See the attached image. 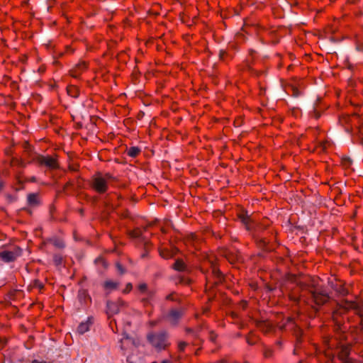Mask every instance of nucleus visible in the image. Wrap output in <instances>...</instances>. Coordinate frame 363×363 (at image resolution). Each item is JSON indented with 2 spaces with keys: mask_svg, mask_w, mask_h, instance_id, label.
I'll use <instances>...</instances> for the list:
<instances>
[{
  "mask_svg": "<svg viewBox=\"0 0 363 363\" xmlns=\"http://www.w3.org/2000/svg\"><path fill=\"white\" fill-rule=\"evenodd\" d=\"M111 176L108 174L101 175L98 174L92 179V186L99 193H104L109 184Z\"/></svg>",
  "mask_w": 363,
  "mask_h": 363,
  "instance_id": "obj_2",
  "label": "nucleus"
},
{
  "mask_svg": "<svg viewBox=\"0 0 363 363\" xmlns=\"http://www.w3.org/2000/svg\"><path fill=\"white\" fill-rule=\"evenodd\" d=\"M54 245L57 247H60V248H62L65 245L62 242V241H60V240H55L54 241Z\"/></svg>",
  "mask_w": 363,
  "mask_h": 363,
  "instance_id": "obj_19",
  "label": "nucleus"
},
{
  "mask_svg": "<svg viewBox=\"0 0 363 363\" xmlns=\"http://www.w3.org/2000/svg\"><path fill=\"white\" fill-rule=\"evenodd\" d=\"M2 187H3V184L1 182H0V191L1 190Z\"/></svg>",
  "mask_w": 363,
  "mask_h": 363,
  "instance_id": "obj_31",
  "label": "nucleus"
},
{
  "mask_svg": "<svg viewBox=\"0 0 363 363\" xmlns=\"http://www.w3.org/2000/svg\"><path fill=\"white\" fill-rule=\"evenodd\" d=\"M335 351L342 363H354L352 358L349 357L350 349L346 344L342 342L337 343Z\"/></svg>",
  "mask_w": 363,
  "mask_h": 363,
  "instance_id": "obj_3",
  "label": "nucleus"
},
{
  "mask_svg": "<svg viewBox=\"0 0 363 363\" xmlns=\"http://www.w3.org/2000/svg\"><path fill=\"white\" fill-rule=\"evenodd\" d=\"M174 268L177 271L184 272L186 271V266L182 260L177 259L174 264Z\"/></svg>",
  "mask_w": 363,
  "mask_h": 363,
  "instance_id": "obj_14",
  "label": "nucleus"
},
{
  "mask_svg": "<svg viewBox=\"0 0 363 363\" xmlns=\"http://www.w3.org/2000/svg\"><path fill=\"white\" fill-rule=\"evenodd\" d=\"M41 164H44L50 169H55L57 167V163L56 160L50 157H42L40 159Z\"/></svg>",
  "mask_w": 363,
  "mask_h": 363,
  "instance_id": "obj_9",
  "label": "nucleus"
},
{
  "mask_svg": "<svg viewBox=\"0 0 363 363\" xmlns=\"http://www.w3.org/2000/svg\"><path fill=\"white\" fill-rule=\"evenodd\" d=\"M92 318H88L85 322H82L79 324L77 328V333L79 335H83L86 332L89 330L90 326L92 325Z\"/></svg>",
  "mask_w": 363,
  "mask_h": 363,
  "instance_id": "obj_8",
  "label": "nucleus"
},
{
  "mask_svg": "<svg viewBox=\"0 0 363 363\" xmlns=\"http://www.w3.org/2000/svg\"><path fill=\"white\" fill-rule=\"evenodd\" d=\"M118 282L113 281V280H106L104 283V289L107 294L112 292L116 290L118 286Z\"/></svg>",
  "mask_w": 363,
  "mask_h": 363,
  "instance_id": "obj_11",
  "label": "nucleus"
},
{
  "mask_svg": "<svg viewBox=\"0 0 363 363\" xmlns=\"http://www.w3.org/2000/svg\"><path fill=\"white\" fill-rule=\"evenodd\" d=\"M123 305V302L122 301H118L117 302H107V314L110 316L114 314L118 313L120 311V307Z\"/></svg>",
  "mask_w": 363,
  "mask_h": 363,
  "instance_id": "obj_7",
  "label": "nucleus"
},
{
  "mask_svg": "<svg viewBox=\"0 0 363 363\" xmlns=\"http://www.w3.org/2000/svg\"><path fill=\"white\" fill-rule=\"evenodd\" d=\"M183 312L182 310L172 309L166 315V319L172 325H176L179 320L182 316Z\"/></svg>",
  "mask_w": 363,
  "mask_h": 363,
  "instance_id": "obj_6",
  "label": "nucleus"
},
{
  "mask_svg": "<svg viewBox=\"0 0 363 363\" xmlns=\"http://www.w3.org/2000/svg\"><path fill=\"white\" fill-rule=\"evenodd\" d=\"M28 202L30 206H35L38 203V195L35 194H30L28 196Z\"/></svg>",
  "mask_w": 363,
  "mask_h": 363,
  "instance_id": "obj_15",
  "label": "nucleus"
},
{
  "mask_svg": "<svg viewBox=\"0 0 363 363\" xmlns=\"http://www.w3.org/2000/svg\"><path fill=\"white\" fill-rule=\"evenodd\" d=\"M21 255V250L18 247H16L13 250L0 249V259L5 262H13Z\"/></svg>",
  "mask_w": 363,
  "mask_h": 363,
  "instance_id": "obj_5",
  "label": "nucleus"
},
{
  "mask_svg": "<svg viewBox=\"0 0 363 363\" xmlns=\"http://www.w3.org/2000/svg\"><path fill=\"white\" fill-rule=\"evenodd\" d=\"M53 261L57 266H59L62 262V257L60 255H55L53 257Z\"/></svg>",
  "mask_w": 363,
  "mask_h": 363,
  "instance_id": "obj_18",
  "label": "nucleus"
},
{
  "mask_svg": "<svg viewBox=\"0 0 363 363\" xmlns=\"http://www.w3.org/2000/svg\"><path fill=\"white\" fill-rule=\"evenodd\" d=\"M116 267L120 274H124L125 270H124L123 267L120 264L118 263L116 264Z\"/></svg>",
  "mask_w": 363,
  "mask_h": 363,
  "instance_id": "obj_21",
  "label": "nucleus"
},
{
  "mask_svg": "<svg viewBox=\"0 0 363 363\" xmlns=\"http://www.w3.org/2000/svg\"><path fill=\"white\" fill-rule=\"evenodd\" d=\"M186 343L184 342H179V350H181V351L184 350L185 347H186Z\"/></svg>",
  "mask_w": 363,
  "mask_h": 363,
  "instance_id": "obj_22",
  "label": "nucleus"
},
{
  "mask_svg": "<svg viewBox=\"0 0 363 363\" xmlns=\"http://www.w3.org/2000/svg\"><path fill=\"white\" fill-rule=\"evenodd\" d=\"M86 68L84 62H80L76 65L74 68L71 70V74L73 77H78L79 75Z\"/></svg>",
  "mask_w": 363,
  "mask_h": 363,
  "instance_id": "obj_13",
  "label": "nucleus"
},
{
  "mask_svg": "<svg viewBox=\"0 0 363 363\" xmlns=\"http://www.w3.org/2000/svg\"><path fill=\"white\" fill-rule=\"evenodd\" d=\"M147 337L152 346L159 351L164 350L168 345L167 334L164 331L150 333Z\"/></svg>",
  "mask_w": 363,
  "mask_h": 363,
  "instance_id": "obj_1",
  "label": "nucleus"
},
{
  "mask_svg": "<svg viewBox=\"0 0 363 363\" xmlns=\"http://www.w3.org/2000/svg\"><path fill=\"white\" fill-rule=\"evenodd\" d=\"M134 344V341L128 336L126 333L123 334V337L120 340V347L121 350L125 351L130 345Z\"/></svg>",
  "mask_w": 363,
  "mask_h": 363,
  "instance_id": "obj_10",
  "label": "nucleus"
},
{
  "mask_svg": "<svg viewBox=\"0 0 363 363\" xmlns=\"http://www.w3.org/2000/svg\"><path fill=\"white\" fill-rule=\"evenodd\" d=\"M130 289H131V285L129 284L127 286V289L129 291V290H130Z\"/></svg>",
  "mask_w": 363,
  "mask_h": 363,
  "instance_id": "obj_29",
  "label": "nucleus"
},
{
  "mask_svg": "<svg viewBox=\"0 0 363 363\" xmlns=\"http://www.w3.org/2000/svg\"><path fill=\"white\" fill-rule=\"evenodd\" d=\"M140 152V148L137 147H131L128 150V155L132 157H135Z\"/></svg>",
  "mask_w": 363,
  "mask_h": 363,
  "instance_id": "obj_16",
  "label": "nucleus"
},
{
  "mask_svg": "<svg viewBox=\"0 0 363 363\" xmlns=\"http://www.w3.org/2000/svg\"><path fill=\"white\" fill-rule=\"evenodd\" d=\"M162 257H164V258H166V259H168V257H169L168 256H165V255H162Z\"/></svg>",
  "mask_w": 363,
  "mask_h": 363,
  "instance_id": "obj_32",
  "label": "nucleus"
},
{
  "mask_svg": "<svg viewBox=\"0 0 363 363\" xmlns=\"http://www.w3.org/2000/svg\"><path fill=\"white\" fill-rule=\"evenodd\" d=\"M213 272L214 273H216L218 276L219 275V272H218V270H216L215 268H213Z\"/></svg>",
  "mask_w": 363,
  "mask_h": 363,
  "instance_id": "obj_25",
  "label": "nucleus"
},
{
  "mask_svg": "<svg viewBox=\"0 0 363 363\" xmlns=\"http://www.w3.org/2000/svg\"><path fill=\"white\" fill-rule=\"evenodd\" d=\"M162 363H171V362L169 360H164L162 362Z\"/></svg>",
  "mask_w": 363,
  "mask_h": 363,
  "instance_id": "obj_30",
  "label": "nucleus"
},
{
  "mask_svg": "<svg viewBox=\"0 0 363 363\" xmlns=\"http://www.w3.org/2000/svg\"><path fill=\"white\" fill-rule=\"evenodd\" d=\"M138 288L140 292L144 295L143 301L145 302H148L149 299L152 296L153 292L147 290V285L145 284H140Z\"/></svg>",
  "mask_w": 363,
  "mask_h": 363,
  "instance_id": "obj_12",
  "label": "nucleus"
},
{
  "mask_svg": "<svg viewBox=\"0 0 363 363\" xmlns=\"http://www.w3.org/2000/svg\"><path fill=\"white\" fill-rule=\"evenodd\" d=\"M355 307H356V303H347V306H345V308L347 309L353 308Z\"/></svg>",
  "mask_w": 363,
  "mask_h": 363,
  "instance_id": "obj_23",
  "label": "nucleus"
},
{
  "mask_svg": "<svg viewBox=\"0 0 363 363\" xmlns=\"http://www.w3.org/2000/svg\"><path fill=\"white\" fill-rule=\"evenodd\" d=\"M32 363H45V362H38L37 360H34V361H33Z\"/></svg>",
  "mask_w": 363,
  "mask_h": 363,
  "instance_id": "obj_28",
  "label": "nucleus"
},
{
  "mask_svg": "<svg viewBox=\"0 0 363 363\" xmlns=\"http://www.w3.org/2000/svg\"><path fill=\"white\" fill-rule=\"evenodd\" d=\"M313 116L318 118L320 117V114L319 113L318 111H317L315 108L313 109V113H312Z\"/></svg>",
  "mask_w": 363,
  "mask_h": 363,
  "instance_id": "obj_24",
  "label": "nucleus"
},
{
  "mask_svg": "<svg viewBox=\"0 0 363 363\" xmlns=\"http://www.w3.org/2000/svg\"><path fill=\"white\" fill-rule=\"evenodd\" d=\"M333 346H335V342H330V343H329V347H333Z\"/></svg>",
  "mask_w": 363,
  "mask_h": 363,
  "instance_id": "obj_27",
  "label": "nucleus"
},
{
  "mask_svg": "<svg viewBox=\"0 0 363 363\" xmlns=\"http://www.w3.org/2000/svg\"><path fill=\"white\" fill-rule=\"evenodd\" d=\"M310 294L313 301L318 305L324 303L328 299V293L318 286H314V289L310 291Z\"/></svg>",
  "mask_w": 363,
  "mask_h": 363,
  "instance_id": "obj_4",
  "label": "nucleus"
},
{
  "mask_svg": "<svg viewBox=\"0 0 363 363\" xmlns=\"http://www.w3.org/2000/svg\"><path fill=\"white\" fill-rule=\"evenodd\" d=\"M224 54H225V52H224V51H221V52H220V57L221 58H223V57Z\"/></svg>",
  "mask_w": 363,
  "mask_h": 363,
  "instance_id": "obj_26",
  "label": "nucleus"
},
{
  "mask_svg": "<svg viewBox=\"0 0 363 363\" xmlns=\"http://www.w3.org/2000/svg\"><path fill=\"white\" fill-rule=\"evenodd\" d=\"M240 220L246 225L247 228L249 230L250 228L249 225V222L250 218L247 213H243L240 216Z\"/></svg>",
  "mask_w": 363,
  "mask_h": 363,
  "instance_id": "obj_17",
  "label": "nucleus"
},
{
  "mask_svg": "<svg viewBox=\"0 0 363 363\" xmlns=\"http://www.w3.org/2000/svg\"><path fill=\"white\" fill-rule=\"evenodd\" d=\"M96 262L97 264H101L104 267H106V263L105 262V260L102 258H98L96 259Z\"/></svg>",
  "mask_w": 363,
  "mask_h": 363,
  "instance_id": "obj_20",
  "label": "nucleus"
}]
</instances>
